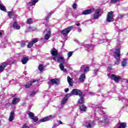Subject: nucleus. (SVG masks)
I'll return each mask as SVG.
<instances>
[{
  "label": "nucleus",
  "instance_id": "4d7b16f0",
  "mask_svg": "<svg viewBox=\"0 0 128 128\" xmlns=\"http://www.w3.org/2000/svg\"><path fill=\"white\" fill-rule=\"evenodd\" d=\"M91 94H92V96H94V92H91Z\"/></svg>",
  "mask_w": 128,
  "mask_h": 128
},
{
  "label": "nucleus",
  "instance_id": "0eeeda50",
  "mask_svg": "<svg viewBox=\"0 0 128 128\" xmlns=\"http://www.w3.org/2000/svg\"><path fill=\"white\" fill-rule=\"evenodd\" d=\"M8 64H10V62L8 60L6 61L5 62L2 63L1 66H0V72H4V68H6V67L8 66Z\"/></svg>",
  "mask_w": 128,
  "mask_h": 128
},
{
  "label": "nucleus",
  "instance_id": "2eb2a0df",
  "mask_svg": "<svg viewBox=\"0 0 128 128\" xmlns=\"http://www.w3.org/2000/svg\"><path fill=\"white\" fill-rule=\"evenodd\" d=\"M12 28L14 30H20V26L18 24V22H14L13 23Z\"/></svg>",
  "mask_w": 128,
  "mask_h": 128
},
{
  "label": "nucleus",
  "instance_id": "c85d7f7f",
  "mask_svg": "<svg viewBox=\"0 0 128 128\" xmlns=\"http://www.w3.org/2000/svg\"><path fill=\"white\" fill-rule=\"evenodd\" d=\"M92 41L94 42H96L98 44H102V40H98L97 38H94L92 39Z\"/></svg>",
  "mask_w": 128,
  "mask_h": 128
},
{
  "label": "nucleus",
  "instance_id": "8fccbe9b",
  "mask_svg": "<svg viewBox=\"0 0 128 128\" xmlns=\"http://www.w3.org/2000/svg\"><path fill=\"white\" fill-rule=\"evenodd\" d=\"M90 24V23L88 21H86V22H82L83 24Z\"/></svg>",
  "mask_w": 128,
  "mask_h": 128
},
{
  "label": "nucleus",
  "instance_id": "e433bc0d",
  "mask_svg": "<svg viewBox=\"0 0 128 128\" xmlns=\"http://www.w3.org/2000/svg\"><path fill=\"white\" fill-rule=\"evenodd\" d=\"M34 20L32 18H29L27 20V24H33Z\"/></svg>",
  "mask_w": 128,
  "mask_h": 128
},
{
  "label": "nucleus",
  "instance_id": "37998d69",
  "mask_svg": "<svg viewBox=\"0 0 128 128\" xmlns=\"http://www.w3.org/2000/svg\"><path fill=\"white\" fill-rule=\"evenodd\" d=\"M120 2V0H110L112 4H116V2Z\"/></svg>",
  "mask_w": 128,
  "mask_h": 128
},
{
  "label": "nucleus",
  "instance_id": "09e8293b",
  "mask_svg": "<svg viewBox=\"0 0 128 128\" xmlns=\"http://www.w3.org/2000/svg\"><path fill=\"white\" fill-rule=\"evenodd\" d=\"M98 72V68L95 69V70H94V74H97Z\"/></svg>",
  "mask_w": 128,
  "mask_h": 128
},
{
  "label": "nucleus",
  "instance_id": "338daca9",
  "mask_svg": "<svg viewBox=\"0 0 128 128\" xmlns=\"http://www.w3.org/2000/svg\"><path fill=\"white\" fill-rule=\"evenodd\" d=\"M6 42V40H5V42Z\"/></svg>",
  "mask_w": 128,
  "mask_h": 128
},
{
  "label": "nucleus",
  "instance_id": "4be33fe9",
  "mask_svg": "<svg viewBox=\"0 0 128 128\" xmlns=\"http://www.w3.org/2000/svg\"><path fill=\"white\" fill-rule=\"evenodd\" d=\"M84 126L87 128H91L92 126H94V123L86 122V123H85Z\"/></svg>",
  "mask_w": 128,
  "mask_h": 128
},
{
  "label": "nucleus",
  "instance_id": "a878e982",
  "mask_svg": "<svg viewBox=\"0 0 128 128\" xmlns=\"http://www.w3.org/2000/svg\"><path fill=\"white\" fill-rule=\"evenodd\" d=\"M59 66L61 70H62L64 72H66V69H64V63H61L59 65Z\"/></svg>",
  "mask_w": 128,
  "mask_h": 128
},
{
  "label": "nucleus",
  "instance_id": "680f3d73",
  "mask_svg": "<svg viewBox=\"0 0 128 128\" xmlns=\"http://www.w3.org/2000/svg\"><path fill=\"white\" fill-rule=\"evenodd\" d=\"M50 14H52V12H50Z\"/></svg>",
  "mask_w": 128,
  "mask_h": 128
},
{
  "label": "nucleus",
  "instance_id": "6ab92c4d",
  "mask_svg": "<svg viewBox=\"0 0 128 128\" xmlns=\"http://www.w3.org/2000/svg\"><path fill=\"white\" fill-rule=\"evenodd\" d=\"M14 120V111L10 113V116H9L8 120L10 122H12Z\"/></svg>",
  "mask_w": 128,
  "mask_h": 128
},
{
  "label": "nucleus",
  "instance_id": "6e6d98bb",
  "mask_svg": "<svg viewBox=\"0 0 128 128\" xmlns=\"http://www.w3.org/2000/svg\"><path fill=\"white\" fill-rule=\"evenodd\" d=\"M59 124H62V121H59Z\"/></svg>",
  "mask_w": 128,
  "mask_h": 128
},
{
  "label": "nucleus",
  "instance_id": "a211bd4d",
  "mask_svg": "<svg viewBox=\"0 0 128 128\" xmlns=\"http://www.w3.org/2000/svg\"><path fill=\"white\" fill-rule=\"evenodd\" d=\"M34 82H36V80H33L32 81H30L28 82L26 85H25V88H30L31 86H32V84Z\"/></svg>",
  "mask_w": 128,
  "mask_h": 128
},
{
  "label": "nucleus",
  "instance_id": "5701e85b",
  "mask_svg": "<svg viewBox=\"0 0 128 128\" xmlns=\"http://www.w3.org/2000/svg\"><path fill=\"white\" fill-rule=\"evenodd\" d=\"M20 100L19 98H14L12 102V104H16Z\"/></svg>",
  "mask_w": 128,
  "mask_h": 128
},
{
  "label": "nucleus",
  "instance_id": "a19ab883",
  "mask_svg": "<svg viewBox=\"0 0 128 128\" xmlns=\"http://www.w3.org/2000/svg\"><path fill=\"white\" fill-rule=\"evenodd\" d=\"M31 120H33L36 122L38 120V118L37 116H34Z\"/></svg>",
  "mask_w": 128,
  "mask_h": 128
},
{
  "label": "nucleus",
  "instance_id": "4c0bfd02",
  "mask_svg": "<svg viewBox=\"0 0 128 128\" xmlns=\"http://www.w3.org/2000/svg\"><path fill=\"white\" fill-rule=\"evenodd\" d=\"M38 70L40 72H42L44 70V65L42 64H40L39 65Z\"/></svg>",
  "mask_w": 128,
  "mask_h": 128
},
{
  "label": "nucleus",
  "instance_id": "0e129e2a",
  "mask_svg": "<svg viewBox=\"0 0 128 128\" xmlns=\"http://www.w3.org/2000/svg\"><path fill=\"white\" fill-rule=\"evenodd\" d=\"M2 40H4L3 38H2V40H2Z\"/></svg>",
  "mask_w": 128,
  "mask_h": 128
},
{
  "label": "nucleus",
  "instance_id": "58836bf2",
  "mask_svg": "<svg viewBox=\"0 0 128 128\" xmlns=\"http://www.w3.org/2000/svg\"><path fill=\"white\" fill-rule=\"evenodd\" d=\"M36 94V92L35 91H32L30 94V98H33V96H34L35 94Z\"/></svg>",
  "mask_w": 128,
  "mask_h": 128
},
{
  "label": "nucleus",
  "instance_id": "412c9836",
  "mask_svg": "<svg viewBox=\"0 0 128 128\" xmlns=\"http://www.w3.org/2000/svg\"><path fill=\"white\" fill-rule=\"evenodd\" d=\"M84 94H82L81 96H80V99L78 100V104H84Z\"/></svg>",
  "mask_w": 128,
  "mask_h": 128
},
{
  "label": "nucleus",
  "instance_id": "9d476101",
  "mask_svg": "<svg viewBox=\"0 0 128 128\" xmlns=\"http://www.w3.org/2000/svg\"><path fill=\"white\" fill-rule=\"evenodd\" d=\"M50 84L52 85L56 84V86H58V84H60V79L53 78L50 80Z\"/></svg>",
  "mask_w": 128,
  "mask_h": 128
},
{
  "label": "nucleus",
  "instance_id": "052dcab7",
  "mask_svg": "<svg viewBox=\"0 0 128 128\" xmlns=\"http://www.w3.org/2000/svg\"><path fill=\"white\" fill-rule=\"evenodd\" d=\"M12 96L13 98H14V96H16V95H14Z\"/></svg>",
  "mask_w": 128,
  "mask_h": 128
},
{
  "label": "nucleus",
  "instance_id": "423d86ee",
  "mask_svg": "<svg viewBox=\"0 0 128 128\" xmlns=\"http://www.w3.org/2000/svg\"><path fill=\"white\" fill-rule=\"evenodd\" d=\"M53 60L59 64H64V59L60 56H54Z\"/></svg>",
  "mask_w": 128,
  "mask_h": 128
},
{
  "label": "nucleus",
  "instance_id": "5fc2aeb1",
  "mask_svg": "<svg viewBox=\"0 0 128 128\" xmlns=\"http://www.w3.org/2000/svg\"><path fill=\"white\" fill-rule=\"evenodd\" d=\"M76 26H80V23H77L76 24Z\"/></svg>",
  "mask_w": 128,
  "mask_h": 128
},
{
  "label": "nucleus",
  "instance_id": "13d9d810",
  "mask_svg": "<svg viewBox=\"0 0 128 128\" xmlns=\"http://www.w3.org/2000/svg\"><path fill=\"white\" fill-rule=\"evenodd\" d=\"M48 18H50V17H48V18H47L46 19V21L48 20Z\"/></svg>",
  "mask_w": 128,
  "mask_h": 128
},
{
  "label": "nucleus",
  "instance_id": "49530a36",
  "mask_svg": "<svg viewBox=\"0 0 128 128\" xmlns=\"http://www.w3.org/2000/svg\"><path fill=\"white\" fill-rule=\"evenodd\" d=\"M77 7H78V4H73L72 8L74 10H75V8H76Z\"/></svg>",
  "mask_w": 128,
  "mask_h": 128
},
{
  "label": "nucleus",
  "instance_id": "473e14b6",
  "mask_svg": "<svg viewBox=\"0 0 128 128\" xmlns=\"http://www.w3.org/2000/svg\"><path fill=\"white\" fill-rule=\"evenodd\" d=\"M67 80H68V82L70 86H72V80L69 76H68Z\"/></svg>",
  "mask_w": 128,
  "mask_h": 128
},
{
  "label": "nucleus",
  "instance_id": "774afa93",
  "mask_svg": "<svg viewBox=\"0 0 128 128\" xmlns=\"http://www.w3.org/2000/svg\"><path fill=\"white\" fill-rule=\"evenodd\" d=\"M26 32V31H25Z\"/></svg>",
  "mask_w": 128,
  "mask_h": 128
},
{
  "label": "nucleus",
  "instance_id": "f8f14e48",
  "mask_svg": "<svg viewBox=\"0 0 128 128\" xmlns=\"http://www.w3.org/2000/svg\"><path fill=\"white\" fill-rule=\"evenodd\" d=\"M81 72H88L90 70V68L86 66L83 65L80 68Z\"/></svg>",
  "mask_w": 128,
  "mask_h": 128
},
{
  "label": "nucleus",
  "instance_id": "f704fd0d",
  "mask_svg": "<svg viewBox=\"0 0 128 128\" xmlns=\"http://www.w3.org/2000/svg\"><path fill=\"white\" fill-rule=\"evenodd\" d=\"M68 98L64 97L61 102V104H64L68 102Z\"/></svg>",
  "mask_w": 128,
  "mask_h": 128
},
{
  "label": "nucleus",
  "instance_id": "7c9ffc66",
  "mask_svg": "<svg viewBox=\"0 0 128 128\" xmlns=\"http://www.w3.org/2000/svg\"><path fill=\"white\" fill-rule=\"evenodd\" d=\"M0 10L3 12H6V6H4V5H3L1 2H0Z\"/></svg>",
  "mask_w": 128,
  "mask_h": 128
},
{
  "label": "nucleus",
  "instance_id": "72a5a7b5",
  "mask_svg": "<svg viewBox=\"0 0 128 128\" xmlns=\"http://www.w3.org/2000/svg\"><path fill=\"white\" fill-rule=\"evenodd\" d=\"M126 64H128V62H126V60L124 59L121 63L122 66L124 67L126 66Z\"/></svg>",
  "mask_w": 128,
  "mask_h": 128
},
{
  "label": "nucleus",
  "instance_id": "4468645a",
  "mask_svg": "<svg viewBox=\"0 0 128 128\" xmlns=\"http://www.w3.org/2000/svg\"><path fill=\"white\" fill-rule=\"evenodd\" d=\"M38 2V0H32L31 2H28L27 4V6L30 8V6H34Z\"/></svg>",
  "mask_w": 128,
  "mask_h": 128
},
{
  "label": "nucleus",
  "instance_id": "f03ea898",
  "mask_svg": "<svg viewBox=\"0 0 128 128\" xmlns=\"http://www.w3.org/2000/svg\"><path fill=\"white\" fill-rule=\"evenodd\" d=\"M102 9L100 8L96 9L94 11V13L93 15V18L94 20H98V18L102 16V14H100V11Z\"/></svg>",
  "mask_w": 128,
  "mask_h": 128
},
{
  "label": "nucleus",
  "instance_id": "79ce46f5",
  "mask_svg": "<svg viewBox=\"0 0 128 128\" xmlns=\"http://www.w3.org/2000/svg\"><path fill=\"white\" fill-rule=\"evenodd\" d=\"M72 92L70 94H67L66 95L64 98H68H68H70V96H72Z\"/></svg>",
  "mask_w": 128,
  "mask_h": 128
},
{
  "label": "nucleus",
  "instance_id": "a18cd8bd",
  "mask_svg": "<svg viewBox=\"0 0 128 128\" xmlns=\"http://www.w3.org/2000/svg\"><path fill=\"white\" fill-rule=\"evenodd\" d=\"M26 46V42L24 41H22V42H21V46L22 48H24V46Z\"/></svg>",
  "mask_w": 128,
  "mask_h": 128
},
{
  "label": "nucleus",
  "instance_id": "de8ad7c7",
  "mask_svg": "<svg viewBox=\"0 0 128 128\" xmlns=\"http://www.w3.org/2000/svg\"><path fill=\"white\" fill-rule=\"evenodd\" d=\"M3 35H4V31L0 30V38H2Z\"/></svg>",
  "mask_w": 128,
  "mask_h": 128
},
{
  "label": "nucleus",
  "instance_id": "7ed1b4c3",
  "mask_svg": "<svg viewBox=\"0 0 128 128\" xmlns=\"http://www.w3.org/2000/svg\"><path fill=\"white\" fill-rule=\"evenodd\" d=\"M108 78H110L111 80L115 81V82H118L120 80H122V78L120 76H117L116 75H114L112 74V75H110L108 74Z\"/></svg>",
  "mask_w": 128,
  "mask_h": 128
},
{
  "label": "nucleus",
  "instance_id": "bf43d9fd",
  "mask_svg": "<svg viewBox=\"0 0 128 128\" xmlns=\"http://www.w3.org/2000/svg\"><path fill=\"white\" fill-rule=\"evenodd\" d=\"M125 106H128V104H126Z\"/></svg>",
  "mask_w": 128,
  "mask_h": 128
},
{
  "label": "nucleus",
  "instance_id": "2f4dec72",
  "mask_svg": "<svg viewBox=\"0 0 128 128\" xmlns=\"http://www.w3.org/2000/svg\"><path fill=\"white\" fill-rule=\"evenodd\" d=\"M28 62V58L26 57H25L22 59V62L23 64H26Z\"/></svg>",
  "mask_w": 128,
  "mask_h": 128
},
{
  "label": "nucleus",
  "instance_id": "f257e3e1",
  "mask_svg": "<svg viewBox=\"0 0 128 128\" xmlns=\"http://www.w3.org/2000/svg\"><path fill=\"white\" fill-rule=\"evenodd\" d=\"M114 58H116V61L115 62L116 64H120V48L116 49L114 52Z\"/></svg>",
  "mask_w": 128,
  "mask_h": 128
},
{
  "label": "nucleus",
  "instance_id": "ea45409f",
  "mask_svg": "<svg viewBox=\"0 0 128 128\" xmlns=\"http://www.w3.org/2000/svg\"><path fill=\"white\" fill-rule=\"evenodd\" d=\"M120 100H122V102H128V99H126L122 97L119 98Z\"/></svg>",
  "mask_w": 128,
  "mask_h": 128
},
{
  "label": "nucleus",
  "instance_id": "ddd939ff",
  "mask_svg": "<svg viewBox=\"0 0 128 128\" xmlns=\"http://www.w3.org/2000/svg\"><path fill=\"white\" fill-rule=\"evenodd\" d=\"M36 42H38V40L34 39L32 42L28 43V48H32V46H34V44H36Z\"/></svg>",
  "mask_w": 128,
  "mask_h": 128
},
{
  "label": "nucleus",
  "instance_id": "39448f33",
  "mask_svg": "<svg viewBox=\"0 0 128 128\" xmlns=\"http://www.w3.org/2000/svg\"><path fill=\"white\" fill-rule=\"evenodd\" d=\"M74 28V26H70L68 28H65L61 31V34H64V36H66V34H68L70 33V32Z\"/></svg>",
  "mask_w": 128,
  "mask_h": 128
},
{
  "label": "nucleus",
  "instance_id": "1a4fd4ad",
  "mask_svg": "<svg viewBox=\"0 0 128 128\" xmlns=\"http://www.w3.org/2000/svg\"><path fill=\"white\" fill-rule=\"evenodd\" d=\"M54 118V116H52V115H50L48 116H46V118H44L40 120V122H48V120H52Z\"/></svg>",
  "mask_w": 128,
  "mask_h": 128
},
{
  "label": "nucleus",
  "instance_id": "20e7f679",
  "mask_svg": "<svg viewBox=\"0 0 128 128\" xmlns=\"http://www.w3.org/2000/svg\"><path fill=\"white\" fill-rule=\"evenodd\" d=\"M114 12H108L106 16V22H114Z\"/></svg>",
  "mask_w": 128,
  "mask_h": 128
},
{
  "label": "nucleus",
  "instance_id": "cd10ccee",
  "mask_svg": "<svg viewBox=\"0 0 128 128\" xmlns=\"http://www.w3.org/2000/svg\"><path fill=\"white\" fill-rule=\"evenodd\" d=\"M8 16H10V18H16V15L12 12H8Z\"/></svg>",
  "mask_w": 128,
  "mask_h": 128
},
{
  "label": "nucleus",
  "instance_id": "69168bd1",
  "mask_svg": "<svg viewBox=\"0 0 128 128\" xmlns=\"http://www.w3.org/2000/svg\"><path fill=\"white\" fill-rule=\"evenodd\" d=\"M80 14H78V16H80Z\"/></svg>",
  "mask_w": 128,
  "mask_h": 128
},
{
  "label": "nucleus",
  "instance_id": "3c124183",
  "mask_svg": "<svg viewBox=\"0 0 128 128\" xmlns=\"http://www.w3.org/2000/svg\"><path fill=\"white\" fill-rule=\"evenodd\" d=\"M118 18H124L123 14H119L118 16Z\"/></svg>",
  "mask_w": 128,
  "mask_h": 128
},
{
  "label": "nucleus",
  "instance_id": "e2e57ef3",
  "mask_svg": "<svg viewBox=\"0 0 128 128\" xmlns=\"http://www.w3.org/2000/svg\"><path fill=\"white\" fill-rule=\"evenodd\" d=\"M109 68H110H110H110V67H109Z\"/></svg>",
  "mask_w": 128,
  "mask_h": 128
},
{
  "label": "nucleus",
  "instance_id": "bb28decb",
  "mask_svg": "<svg viewBox=\"0 0 128 128\" xmlns=\"http://www.w3.org/2000/svg\"><path fill=\"white\" fill-rule=\"evenodd\" d=\"M86 78V74H81L79 78V80L81 82H84V79Z\"/></svg>",
  "mask_w": 128,
  "mask_h": 128
},
{
  "label": "nucleus",
  "instance_id": "dca6fc26",
  "mask_svg": "<svg viewBox=\"0 0 128 128\" xmlns=\"http://www.w3.org/2000/svg\"><path fill=\"white\" fill-rule=\"evenodd\" d=\"M86 50L88 52L94 50V46L92 44H88L85 46Z\"/></svg>",
  "mask_w": 128,
  "mask_h": 128
},
{
  "label": "nucleus",
  "instance_id": "603ef678",
  "mask_svg": "<svg viewBox=\"0 0 128 128\" xmlns=\"http://www.w3.org/2000/svg\"><path fill=\"white\" fill-rule=\"evenodd\" d=\"M68 90H70V89H68V88H67L65 90V92H68Z\"/></svg>",
  "mask_w": 128,
  "mask_h": 128
},
{
  "label": "nucleus",
  "instance_id": "c9c22d12",
  "mask_svg": "<svg viewBox=\"0 0 128 128\" xmlns=\"http://www.w3.org/2000/svg\"><path fill=\"white\" fill-rule=\"evenodd\" d=\"M74 54V52H69L68 54H67V56H68V60L72 56V54Z\"/></svg>",
  "mask_w": 128,
  "mask_h": 128
},
{
  "label": "nucleus",
  "instance_id": "c03bdc74",
  "mask_svg": "<svg viewBox=\"0 0 128 128\" xmlns=\"http://www.w3.org/2000/svg\"><path fill=\"white\" fill-rule=\"evenodd\" d=\"M95 108H98V110H102V107L98 105H96Z\"/></svg>",
  "mask_w": 128,
  "mask_h": 128
},
{
  "label": "nucleus",
  "instance_id": "f3484780",
  "mask_svg": "<svg viewBox=\"0 0 128 128\" xmlns=\"http://www.w3.org/2000/svg\"><path fill=\"white\" fill-rule=\"evenodd\" d=\"M50 52L52 56H58V50L56 48H52L50 50Z\"/></svg>",
  "mask_w": 128,
  "mask_h": 128
},
{
  "label": "nucleus",
  "instance_id": "aec40b11",
  "mask_svg": "<svg viewBox=\"0 0 128 128\" xmlns=\"http://www.w3.org/2000/svg\"><path fill=\"white\" fill-rule=\"evenodd\" d=\"M108 122H110V118H104L103 120L100 122V124H105L106 126Z\"/></svg>",
  "mask_w": 128,
  "mask_h": 128
},
{
  "label": "nucleus",
  "instance_id": "393cba45",
  "mask_svg": "<svg viewBox=\"0 0 128 128\" xmlns=\"http://www.w3.org/2000/svg\"><path fill=\"white\" fill-rule=\"evenodd\" d=\"M92 14V10H86L82 12V14Z\"/></svg>",
  "mask_w": 128,
  "mask_h": 128
},
{
  "label": "nucleus",
  "instance_id": "9b49d317",
  "mask_svg": "<svg viewBox=\"0 0 128 128\" xmlns=\"http://www.w3.org/2000/svg\"><path fill=\"white\" fill-rule=\"evenodd\" d=\"M46 32H48L47 33H46V34L44 36V39L45 40H48V38H50V30H44V33L46 34Z\"/></svg>",
  "mask_w": 128,
  "mask_h": 128
},
{
  "label": "nucleus",
  "instance_id": "6e6552de",
  "mask_svg": "<svg viewBox=\"0 0 128 128\" xmlns=\"http://www.w3.org/2000/svg\"><path fill=\"white\" fill-rule=\"evenodd\" d=\"M71 94L74 96H82V92L78 89H73L71 92Z\"/></svg>",
  "mask_w": 128,
  "mask_h": 128
},
{
  "label": "nucleus",
  "instance_id": "c756f323",
  "mask_svg": "<svg viewBox=\"0 0 128 128\" xmlns=\"http://www.w3.org/2000/svg\"><path fill=\"white\" fill-rule=\"evenodd\" d=\"M26 114H28L31 120L34 116V114L32 113V112H27Z\"/></svg>",
  "mask_w": 128,
  "mask_h": 128
},
{
  "label": "nucleus",
  "instance_id": "b1692460",
  "mask_svg": "<svg viewBox=\"0 0 128 128\" xmlns=\"http://www.w3.org/2000/svg\"><path fill=\"white\" fill-rule=\"evenodd\" d=\"M80 114H82V112H86V106H84V104L80 106Z\"/></svg>",
  "mask_w": 128,
  "mask_h": 128
},
{
  "label": "nucleus",
  "instance_id": "864d4df0",
  "mask_svg": "<svg viewBox=\"0 0 128 128\" xmlns=\"http://www.w3.org/2000/svg\"><path fill=\"white\" fill-rule=\"evenodd\" d=\"M78 32H82V28H78Z\"/></svg>",
  "mask_w": 128,
  "mask_h": 128
}]
</instances>
